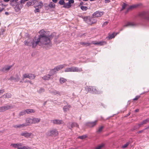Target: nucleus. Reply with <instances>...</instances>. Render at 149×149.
I'll list each match as a JSON object with an SVG mask.
<instances>
[{"label": "nucleus", "instance_id": "f257e3e1", "mask_svg": "<svg viewBox=\"0 0 149 149\" xmlns=\"http://www.w3.org/2000/svg\"><path fill=\"white\" fill-rule=\"evenodd\" d=\"M56 33H53L49 36H42V38L40 39V40L39 43L40 42L42 45H47L48 47H51L52 45V43L51 42V40L55 36Z\"/></svg>", "mask_w": 149, "mask_h": 149}, {"label": "nucleus", "instance_id": "f03ea898", "mask_svg": "<svg viewBox=\"0 0 149 149\" xmlns=\"http://www.w3.org/2000/svg\"><path fill=\"white\" fill-rule=\"evenodd\" d=\"M39 39L36 40L35 38H33L29 37L25 38V40L24 42L25 45L31 47L32 48H35L38 44Z\"/></svg>", "mask_w": 149, "mask_h": 149}, {"label": "nucleus", "instance_id": "7ed1b4c3", "mask_svg": "<svg viewBox=\"0 0 149 149\" xmlns=\"http://www.w3.org/2000/svg\"><path fill=\"white\" fill-rule=\"evenodd\" d=\"M83 19L84 21L89 25L94 24L97 22L96 19L94 18L90 17H89L84 16L83 17Z\"/></svg>", "mask_w": 149, "mask_h": 149}, {"label": "nucleus", "instance_id": "20e7f679", "mask_svg": "<svg viewBox=\"0 0 149 149\" xmlns=\"http://www.w3.org/2000/svg\"><path fill=\"white\" fill-rule=\"evenodd\" d=\"M65 66V64L63 65H61L54 68L53 69H52L50 70L49 72V74L50 75V77L53 75L54 74H55L57 71L63 68Z\"/></svg>", "mask_w": 149, "mask_h": 149}, {"label": "nucleus", "instance_id": "39448f33", "mask_svg": "<svg viewBox=\"0 0 149 149\" xmlns=\"http://www.w3.org/2000/svg\"><path fill=\"white\" fill-rule=\"evenodd\" d=\"M82 71V69L76 67H73L69 68H66L65 70V72H80Z\"/></svg>", "mask_w": 149, "mask_h": 149}, {"label": "nucleus", "instance_id": "423d86ee", "mask_svg": "<svg viewBox=\"0 0 149 149\" xmlns=\"http://www.w3.org/2000/svg\"><path fill=\"white\" fill-rule=\"evenodd\" d=\"M85 90L87 92H89L93 93L100 94V92L98 91L95 87L86 86L85 87Z\"/></svg>", "mask_w": 149, "mask_h": 149}, {"label": "nucleus", "instance_id": "0eeeda50", "mask_svg": "<svg viewBox=\"0 0 149 149\" xmlns=\"http://www.w3.org/2000/svg\"><path fill=\"white\" fill-rule=\"evenodd\" d=\"M36 77V76L32 74L25 73L22 75L23 80L24 79L28 78L30 79H34Z\"/></svg>", "mask_w": 149, "mask_h": 149}, {"label": "nucleus", "instance_id": "6e6552de", "mask_svg": "<svg viewBox=\"0 0 149 149\" xmlns=\"http://www.w3.org/2000/svg\"><path fill=\"white\" fill-rule=\"evenodd\" d=\"M58 134V132L56 129L50 130L47 132V134L49 136H56Z\"/></svg>", "mask_w": 149, "mask_h": 149}, {"label": "nucleus", "instance_id": "1a4fd4ad", "mask_svg": "<svg viewBox=\"0 0 149 149\" xmlns=\"http://www.w3.org/2000/svg\"><path fill=\"white\" fill-rule=\"evenodd\" d=\"M21 135L24 136L26 138L29 137L30 138H32L34 136L33 134L31 133H29L26 131H25L22 132L21 134Z\"/></svg>", "mask_w": 149, "mask_h": 149}, {"label": "nucleus", "instance_id": "9d476101", "mask_svg": "<svg viewBox=\"0 0 149 149\" xmlns=\"http://www.w3.org/2000/svg\"><path fill=\"white\" fill-rule=\"evenodd\" d=\"M104 12L103 11H97L93 14V17H101L104 14Z\"/></svg>", "mask_w": 149, "mask_h": 149}, {"label": "nucleus", "instance_id": "9b49d317", "mask_svg": "<svg viewBox=\"0 0 149 149\" xmlns=\"http://www.w3.org/2000/svg\"><path fill=\"white\" fill-rule=\"evenodd\" d=\"M22 144L21 143H18L11 144L10 146L14 148H17V149H22Z\"/></svg>", "mask_w": 149, "mask_h": 149}, {"label": "nucleus", "instance_id": "f8f14e48", "mask_svg": "<svg viewBox=\"0 0 149 149\" xmlns=\"http://www.w3.org/2000/svg\"><path fill=\"white\" fill-rule=\"evenodd\" d=\"M97 122V120H96L93 122H88L86 123L85 125L89 127H93L96 125Z\"/></svg>", "mask_w": 149, "mask_h": 149}, {"label": "nucleus", "instance_id": "ddd939ff", "mask_svg": "<svg viewBox=\"0 0 149 149\" xmlns=\"http://www.w3.org/2000/svg\"><path fill=\"white\" fill-rule=\"evenodd\" d=\"M39 33L40 34V35L39 36V37L37 38V39H39V41L40 40V39L41 38H42V37L45 36H47L45 34V31L43 29H42L40 30L39 31Z\"/></svg>", "mask_w": 149, "mask_h": 149}, {"label": "nucleus", "instance_id": "4468645a", "mask_svg": "<svg viewBox=\"0 0 149 149\" xmlns=\"http://www.w3.org/2000/svg\"><path fill=\"white\" fill-rule=\"evenodd\" d=\"M92 43L95 45H105L106 43L105 41H93L92 42Z\"/></svg>", "mask_w": 149, "mask_h": 149}, {"label": "nucleus", "instance_id": "2eb2a0df", "mask_svg": "<svg viewBox=\"0 0 149 149\" xmlns=\"http://www.w3.org/2000/svg\"><path fill=\"white\" fill-rule=\"evenodd\" d=\"M11 67V65L5 66L1 69V70L2 72H7L9 70Z\"/></svg>", "mask_w": 149, "mask_h": 149}, {"label": "nucleus", "instance_id": "dca6fc26", "mask_svg": "<svg viewBox=\"0 0 149 149\" xmlns=\"http://www.w3.org/2000/svg\"><path fill=\"white\" fill-rule=\"evenodd\" d=\"M20 77L17 75H16L15 77H11L9 79V80H13L15 81L18 82L20 80Z\"/></svg>", "mask_w": 149, "mask_h": 149}, {"label": "nucleus", "instance_id": "f3484780", "mask_svg": "<svg viewBox=\"0 0 149 149\" xmlns=\"http://www.w3.org/2000/svg\"><path fill=\"white\" fill-rule=\"evenodd\" d=\"M51 122L54 124L57 125H59L63 123V121L62 120L58 119L52 120L51 121Z\"/></svg>", "mask_w": 149, "mask_h": 149}, {"label": "nucleus", "instance_id": "a211bd4d", "mask_svg": "<svg viewBox=\"0 0 149 149\" xmlns=\"http://www.w3.org/2000/svg\"><path fill=\"white\" fill-rule=\"evenodd\" d=\"M68 126L70 128L73 127H79V125L78 124L76 123H69L68 125Z\"/></svg>", "mask_w": 149, "mask_h": 149}, {"label": "nucleus", "instance_id": "6ab92c4d", "mask_svg": "<svg viewBox=\"0 0 149 149\" xmlns=\"http://www.w3.org/2000/svg\"><path fill=\"white\" fill-rule=\"evenodd\" d=\"M32 119L30 118H28L26 119V123L27 125H30L33 124Z\"/></svg>", "mask_w": 149, "mask_h": 149}, {"label": "nucleus", "instance_id": "aec40b11", "mask_svg": "<svg viewBox=\"0 0 149 149\" xmlns=\"http://www.w3.org/2000/svg\"><path fill=\"white\" fill-rule=\"evenodd\" d=\"M41 120L40 118H32L33 124L38 123H39Z\"/></svg>", "mask_w": 149, "mask_h": 149}, {"label": "nucleus", "instance_id": "412c9836", "mask_svg": "<svg viewBox=\"0 0 149 149\" xmlns=\"http://www.w3.org/2000/svg\"><path fill=\"white\" fill-rule=\"evenodd\" d=\"M51 93L53 95H55L57 96H60V92L58 91H57L56 90H54L51 91Z\"/></svg>", "mask_w": 149, "mask_h": 149}, {"label": "nucleus", "instance_id": "4be33fe9", "mask_svg": "<svg viewBox=\"0 0 149 149\" xmlns=\"http://www.w3.org/2000/svg\"><path fill=\"white\" fill-rule=\"evenodd\" d=\"M135 25V24L133 22H128L125 24L124 25L123 27L129 26H133Z\"/></svg>", "mask_w": 149, "mask_h": 149}, {"label": "nucleus", "instance_id": "5701e85b", "mask_svg": "<svg viewBox=\"0 0 149 149\" xmlns=\"http://www.w3.org/2000/svg\"><path fill=\"white\" fill-rule=\"evenodd\" d=\"M5 111L13 108V106L11 104L6 105L3 106Z\"/></svg>", "mask_w": 149, "mask_h": 149}, {"label": "nucleus", "instance_id": "b1692460", "mask_svg": "<svg viewBox=\"0 0 149 149\" xmlns=\"http://www.w3.org/2000/svg\"><path fill=\"white\" fill-rule=\"evenodd\" d=\"M71 107V106L70 105H68L64 106L63 107V110L64 112H66L68 111L69 109Z\"/></svg>", "mask_w": 149, "mask_h": 149}, {"label": "nucleus", "instance_id": "393cba45", "mask_svg": "<svg viewBox=\"0 0 149 149\" xmlns=\"http://www.w3.org/2000/svg\"><path fill=\"white\" fill-rule=\"evenodd\" d=\"M12 97V95L10 93H6L3 95L1 97H3L6 98H11Z\"/></svg>", "mask_w": 149, "mask_h": 149}, {"label": "nucleus", "instance_id": "a878e982", "mask_svg": "<svg viewBox=\"0 0 149 149\" xmlns=\"http://www.w3.org/2000/svg\"><path fill=\"white\" fill-rule=\"evenodd\" d=\"M149 121V118H148L143 120L141 122L139 123V125L140 126L141 125L145 124Z\"/></svg>", "mask_w": 149, "mask_h": 149}, {"label": "nucleus", "instance_id": "bb28decb", "mask_svg": "<svg viewBox=\"0 0 149 149\" xmlns=\"http://www.w3.org/2000/svg\"><path fill=\"white\" fill-rule=\"evenodd\" d=\"M71 5L69 3V2L65 3L63 6V7L65 8H69L71 6Z\"/></svg>", "mask_w": 149, "mask_h": 149}, {"label": "nucleus", "instance_id": "cd10ccee", "mask_svg": "<svg viewBox=\"0 0 149 149\" xmlns=\"http://www.w3.org/2000/svg\"><path fill=\"white\" fill-rule=\"evenodd\" d=\"M26 113L27 114H29L31 113H34L35 112V110L33 109H26Z\"/></svg>", "mask_w": 149, "mask_h": 149}, {"label": "nucleus", "instance_id": "c85d7f7f", "mask_svg": "<svg viewBox=\"0 0 149 149\" xmlns=\"http://www.w3.org/2000/svg\"><path fill=\"white\" fill-rule=\"evenodd\" d=\"M48 6L51 8H54L55 7V5L53 2H50L49 3Z\"/></svg>", "mask_w": 149, "mask_h": 149}, {"label": "nucleus", "instance_id": "c756f323", "mask_svg": "<svg viewBox=\"0 0 149 149\" xmlns=\"http://www.w3.org/2000/svg\"><path fill=\"white\" fill-rule=\"evenodd\" d=\"M50 74H48L47 75L44 76L42 77V79L44 80H48L50 79Z\"/></svg>", "mask_w": 149, "mask_h": 149}, {"label": "nucleus", "instance_id": "7c9ffc66", "mask_svg": "<svg viewBox=\"0 0 149 149\" xmlns=\"http://www.w3.org/2000/svg\"><path fill=\"white\" fill-rule=\"evenodd\" d=\"M66 81L67 80L66 79H65L63 77H61L60 79V83L61 84L64 83L65 81Z\"/></svg>", "mask_w": 149, "mask_h": 149}, {"label": "nucleus", "instance_id": "2f4dec72", "mask_svg": "<svg viewBox=\"0 0 149 149\" xmlns=\"http://www.w3.org/2000/svg\"><path fill=\"white\" fill-rule=\"evenodd\" d=\"M104 144L102 143L96 147L95 149H101L104 146Z\"/></svg>", "mask_w": 149, "mask_h": 149}, {"label": "nucleus", "instance_id": "473e14b6", "mask_svg": "<svg viewBox=\"0 0 149 149\" xmlns=\"http://www.w3.org/2000/svg\"><path fill=\"white\" fill-rule=\"evenodd\" d=\"M26 114V110H24L19 113V116H21L25 115Z\"/></svg>", "mask_w": 149, "mask_h": 149}, {"label": "nucleus", "instance_id": "72a5a7b5", "mask_svg": "<svg viewBox=\"0 0 149 149\" xmlns=\"http://www.w3.org/2000/svg\"><path fill=\"white\" fill-rule=\"evenodd\" d=\"M81 44L86 46H88L90 45L91 43L88 42H82L81 43Z\"/></svg>", "mask_w": 149, "mask_h": 149}, {"label": "nucleus", "instance_id": "f704fd0d", "mask_svg": "<svg viewBox=\"0 0 149 149\" xmlns=\"http://www.w3.org/2000/svg\"><path fill=\"white\" fill-rule=\"evenodd\" d=\"M116 35H116H115L114 33H113L109 35V36L108 38H109V39H111L114 38Z\"/></svg>", "mask_w": 149, "mask_h": 149}, {"label": "nucleus", "instance_id": "c9c22d12", "mask_svg": "<svg viewBox=\"0 0 149 149\" xmlns=\"http://www.w3.org/2000/svg\"><path fill=\"white\" fill-rule=\"evenodd\" d=\"M80 8L83 11H86L88 9L87 7L83 6H81Z\"/></svg>", "mask_w": 149, "mask_h": 149}, {"label": "nucleus", "instance_id": "e433bc0d", "mask_svg": "<svg viewBox=\"0 0 149 149\" xmlns=\"http://www.w3.org/2000/svg\"><path fill=\"white\" fill-rule=\"evenodd\" d=\"M45 91V89L42 88H40L39 90H38L37 92L40 93H43Z\"/></svg>", "mask_w": 149, "mask_h": 149}, {"label": "nucleus", "instance_id": "4c0bfd02", "mask_svg": "<svg viewBox=\"0 0 149 149\" xmlns=\"http://www.w3.org/2000/svg\"><path fill=\"white\" fill-rule=\"evenodd\" d=\"M64 0H60L58 2V3L61 5H63L65 4V2L64 1Z\"/></svg>", "mask_w": 149, "mask_h": 149}, {"label": "nucleus", "instance_id": "58836bf2", "mask_svg": "<svg viewBox=\"0 0 149 149\" xmlns=\"http://www.w3.org/2000/svg\"><path fill=\"white\" fill-rule=\"evenodd\" d=\"M43 6V3L42 1H40L39 3V4L38 5V7L39 8H41V7Z\"/></svg>", "mask_w": 149, "mask_h": 149}, {"label": "nucleus", "instance_id": "ea45409f", "mask_svg": "<svg viewBox=\"0 0 149 149\" xmlns=\"http://www.w3.org/2000/svg\"><path fill=\"white\" fill-rule=\"evenodd\" d=\"M129 143L128 142L126 143V144L122 146L121 147L122 148H125L127 146L129 145Z\"/></svg>", "mask_w": 149, "mask_h": 149}, {"label": "nucleus", "instance_id": "a19ab883", "mask_svg": "<svg viewBox=\"0 0 149 149\" xmlns=\"http://www.w3.org/2000/svg\"><path fill=\"white\" fill-rule=\"evenodd\" d=\"M87 137V136L86 135H82L81 136H79L78 137V138L83 139L86 138Z\"/></svg>", "mask_w": 149, "mask_h": 149}, {"label": "nucleus", "instance_id": "79ce46f5", "mask_svg": "<svg viewBox=\"0 0 149 149\" xmlns=\"http://www.w3.org/2000/svg\"><path fill=\"white\" fill-rule=\"evenodd\" d=\"M5 111V110L3 106L0 107V112H3Z\"/></svg>", "mask_w": 149, "mask_h": 149}, {"label": "nucleus", "instance_id": "37998d69", "mask_svg": "<svg viewBox=\"0 0 149 149\" xmlns=\"http://www.w3.org/2000/svg\"><path fill=\"white\" fill-rule=\"evenodd\" d=\"M19 125H20V128L22 127H25V126L27 125L26 123L22 124H19Z\"/></svg>", "mask_w": 149, "mask_h": 149}, {"label": "nucleus", "instance_id": "c03bdc74", "mask_svg": "<svg viewBox=\"0 0 149 149\" xmlns=\"http://www.w3.org/2000/svg\"><path fill=\"white\" fill-rule=\"evenodd\" d=\"M103 128V127L102 126L100 127L99 128L97 132H101L102 131Z\"/></svg>", "mask_w": 149, "mask_h": 149}, {"label": "nucleus", "instance_id": "a18cd8bd", "mask_svg": "<svg viewBox=\"0 0 149 149\" xmlns=\"http://www.w3.org/2000/svg\"><path fill=\"white\" fill-rule=\"evenodd\" d=\"M22 149H33L27 146H24L22 147Z\"/></svg>", "mask_w": 149, "mask_h": 149}, {"label": "nucleus", "instance_id": "49530a36", "mask_svg": "<svg viewBox=\"0 0 149 149\" xmlns=\"http://www.w3.org/2000/svg\"><path fill=\"white\" fill-rule=\"evenodd\" d=\"M127 6V5L125 3H124L123 5L122 6V10H123Z\"/></svg>", "mask_w": 149, "mask_h": 149}, {"label": "nucleus", "instance_id": "de8ad7c7", "mask_svg": "<svg viewBox=\"0 0 149 149\" xmlns=\"http://www.w3.org/2000/svg\"><path fill=\"white\" fill-rule=\"evenodd\" d=\"M39 8H36L35 9V10H34V12L35 13H36L37 12H40V10Z\"/></svg>", "mask_w": 149, "mask_h": 149}, {"label": "nucleus", "instance_id": "09e8293b", "mask_svg": "<svg viewBox=\"0 0 149 149\" xmlns=\"http://www.w3.org/2000/svg\"><path fill=\"white\" fill-rule=\"evenodd\" d=\"M140 97L139 96H136L135 98L133 99V100H137Z\"/></svg>", "mask_w": 149, "mask_h": 149}, {"label": "nucleus", "instance_id": "8fccbe9b", "mask_svg": "<svg viewBox=\"0 0 149 149\" xmlns=\"http://www.w3.org/2000/svg\"><path fill=\"white\" fill-rule=\"evenodd\" d=\"M13 127L15 128H20L19 124L18 125H15L13 126Z\"/></svg>", "mask_w": 149, "mask_h": 149}, {"label": "nucleus", "instance_id": "3c124183", "mask_svg": "<svg viewBox=\"0 0 149 149\" xmlns=\"http://www.w3.org/2000/svg\"><path fill=\"white\" fill-rule=\"evenodd\" d=\"M69 3H70L71 4L72 3H74V0H69Z\"/></svg>", "mask_w": 149, "mask_h": 149}, {"label": "nucleus", "instance_id": "603ef678", "mask_svg": "<svg viewBox=\"0 0 149 149\" xmlns=\"http://www.w3.org/2000/svg\"><path fill=\"white\" fill-rule=\"evenodd\" d=\"M108 22H106L104 23L103 24H102V26H104L108 24Z\"/></svg>", "mask_w": 149, "mask_h": 149}, {"label": "nucleus", "instance_id": "864d4df0", "mask_svg": "<svg viewBox=\"0 0 149 149\" xmlns=\"http://www.w3.org/2000/svg\"><path fill=\"white\" fill-rule=\"evenodd\" d=\"M26 1H25V0H21L20 1V3L22 4H24Z\"/></svg>", "mask_w": 149, "mask_h": 149}, {"label": "nucleus", "instance_id": "5fc2aeb1", "mask_svg": "<svg viewBox=\"0 0 149 149\" xmlns=\"http://www.w3.org/2000/svg\"><path fill=\"white\" fill-rule=\"evenodd\" d=\"M136 7V6L135 5H134V6H130L129 8V9H131L132 8H135Z\"/></svg>", "mask_w": 149, "mask_h": 149}, {"label": "nucleus", "instance_id": "6e6d98bb", "mask_svg": "<svg viewBox=\"0 0 149 149\" xmlns=\"http://www.w3.org/2000/svg\"><path fill=\"white\" fill-rule=\"evenodd\" d=\"M143 131H144V130H142L139 131L137 133L138 134L141 133H142L143 132Z\"/></svg>", "mask_w": 149, "mask_h": 149}, {"label": "nucleus", "instance_id": "4d7b16f0", "mask_svg": "<svg viewBox=\"0 0 149 149\" xmlns=\"http://www.w3.org/2000/svg\"><path fill=\"white\" fill-rule=\"evenodd\" d=\"M27 82H29L30 84H33V82H32L31 81H28Z\"/></svg>", "mask_w": 149, "mask_h": 149}, {"label": "nucleus", "instance_id": "13d9d810", "mask_svg": "<svg viewBox=\"0 0 149 149\" xmlns=\"http://www.w3.org/2000/svg\"><path fill=\"white\" fill-rule=\"evenodd\" d=\"M18 0H11L10 1V2L11 3H13L14 1H15V2L18 1Z\"/></svg>", "mask_w": 149, "mask_h": 149}, {"label": "nucleus", "instance_id": "bf43d9fd", "mask_svg": "<svg viewBox=\"0 0 149 149\" xmlns=\"http://www.w3.org/2000/svg\"><path fill=\"white\" fill-rule=\"evenodd\" d=\"M110 2V0H105L106 3H109Z\"/></svg>", "mask_w": 149, "mask_h": 149}, {"label": "nucleus", "instance_id": "052dcab7", "mask_svg": "<svg viewBox=\"0 0 149 149\" xmlns=\"http://www.w3.org/2000/svg\"><path fill=\"white\" fill-rule=\"evenodd\" d=\"M9 1H10V0H3V1L4 2H8Z\"/></svg>", "mask_w": 149, "mask_h": 149}, {"label": "nucleus", "instance_id": "680f3d73", "mask_svg": "<svg viewBox=\"0 0 149 149\" xmlns=\"http://www.w3.org/2000/svg\"><path fill=\"white\" fill-rule=\"evenodd\" d=\"M139 109H136L135 111V112H138L139 111Z\"/></svg>", "mask_w": 149, "mask_h": 149}, {"label": "nucleus", "instance_id": "e2e57ef3", "mask_svg": "<svg viewBox=\"0 0 149 149\" xmlns=\"http://www.w3.org/2000/svg\"><path fill=\"white\" fill-rule=\"evenodd\" d=\"M83 4H84V3H83V2H81L80 3V5H83Z\"/></svg>", "mask_w": 149, "mask_h": 149}, {"label": "nucleus", "instance_id": "0e129e2a", "mask_svg": "<svg viewBox=\"0 0 149 149\" xmlns=\"http://www.w3.org/2000/svg\"><path fill=\"white\" fill-rule=\"evenodd\" d=\"M5 14L6 15H8V13L7 12H6L5 13Z\"/></svg>", "mask_w": 149, "mask_h": 149}, {"label": "nucleus", "instance_id": "69168bd1", "mask_svg": "<svg viewBox=\"0 0 149 149\" xmlns=\"http://www.w3.org/2000/svg\"><path fill=\"white\" fill-rule=\"evenodd\" d=\"M123 28H122L121 29H120V31H122V30H123Z\"/></svg>", "mask_w": 149, "mask_h": 149}, {"label": "nucleus", "instance_id": "338daca9", "mask_svg": "<svg viewBox=\"0 0 149 149\" xmlns=\"http://www.w3.org/2000/svg\"><path fill=\"white\" fill-rule=\"evenodd\" d=\"M147 129V127L145 128L144 129H143V130H144V131L145 130H146V129Z\"/></svg>", "mask_w": 149, "mask_h": 149}, {"label": "nucleus", "instance_id": "774afa93", "mask_svg": "<svg viewBox=\"0 0 149 149\" xmlns=\"http://www.w3.org/2000/svg\"><path fill=\"white\" fill-rule=\"evenodd\" d=\"M147 129H148V128H149V126H148V127H147Z\"/></svg>", "mask_w": 149, "mask_h": 149}]
</instances>
